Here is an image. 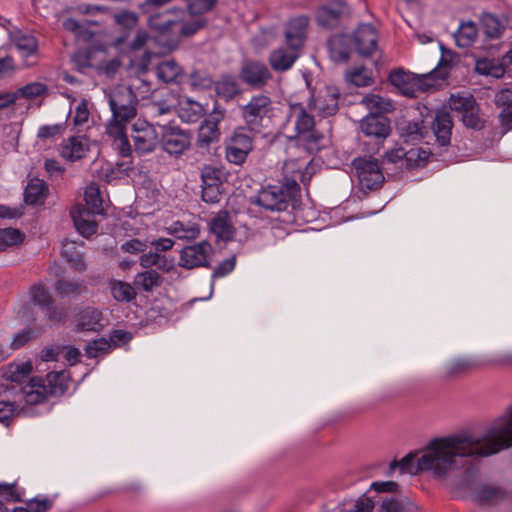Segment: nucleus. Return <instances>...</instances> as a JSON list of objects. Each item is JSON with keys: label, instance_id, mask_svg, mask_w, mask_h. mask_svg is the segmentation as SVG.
<instances>
[{"label": "nucleus", "instance_id": "obj_1", "mask_svg": "<svg viewBox=\"0 0 512 512\" xmlns=\"http://www.w3.org/2000/svg\"><path fill=\"white\" fill-rule=\"evenodd\" d=\"M511 445L512 409L508 407L505 416L484 433H462L432 439L421 457L417 452H410L400 461H392L390 471L398 467L401 473L431 471L435 476L442 477L466 465L471 457H488Z\"/></svg>", "mask_w": 512, "mask_h": 512}, {"label": "nucleus", "instance_id": "obj_2", "mask_svg": "<svg viewBox=\"0 0 512 512\" xmlns=\"http://www.w3.org/2000/svg\"><path fill=\"white\" fill-rule=\"evenodd\" d=\"M187 11L179 8L150 15L149 27L171 40L189 37L206 26L204 15L213 10L218 0H184Z\"/></svg>", "mask_w": 512, "mask_h": 512}, {"label": "nucleus", "instance_id": "obj_3", "mask_svg": "<svg viewBox=\"0 0 512 512\" xmlns=\"http://www.w3.org/2000/svg\"><path fill=\"white\" fill-rule=\"evenodd\" d=\"M301 198V189L294 179H286L282 184L267 185L257 194L255 204L270 212H283L288 214L290 209Z\"/></svg>", "mask_w": 512, "mask_h": 512}, {"label": "nucleus", "instance_id": "obj_4", "mask_svg": "<svg viewBox=\"0 0 512 512\" xmlns=\"http://www.w3.org/2000/svg\"><path fill=\"white\" fill-rule=\"evenodd\" d=\"M137 97L135 93L127 87H118L108 95V104L112 113L111 119L106 127L112 133H120L121 127L126 125L137 114Z\"/></svg>", "mask_w": 512, "mask_h": 512}, {"label": "nucleus", "instance_id": "obj_5", "mask_svg": "<svg viewBox=\"0 0 512 512\" xmlns=\"http://www.w3.org/2000/svg\"><path fill=\"white\" fill-rule=\"evenodd\" d=\"M243 126L254 134H259L267 128L274 112L273 102L266 94L253 95L250 100L240 107Z\"/></svg>", "mask_w": 512, "mask_h": 512}, {"label": "nucleus", "instance_id": "obj_6", "mask_svg": "<svg viewBox=\"0 0 512 512\" xmlns=\"http://www.w3.org/2000/svg\"><path fill=\"white\" fill-rule=\"evenodd\" d=\"M254 135L244 127L235 128L225 146L226 160L231 164L241 166L253 149Z\"/></svg>", "mask_w": 512, "mask_h": 512}, {"label": "nucleus", "instance_id": "obj_7", "mask_svg": "<svg viewBox=\"0 0 512 512\" xmlns=\"http://www.w3.org/2000/svg\"><path fill=\"white\" fill-rule=\"evenodd\" d=\"M361 191L378 189L384 182V175L375 158L358 157L352 162Z\"/></svg>", "mask_w": 512, "mask_h": 512}, {"label": "nucleus", "instance_id": "obj_8", "mask_svg": "<svg viewBox=\"0 0 512 512\" xmlns=\"http://www.w3.org/2000/svg\"><path fill=\"white\" fill-rule=\"evenodd\" d=\"M214 252L208 241H201L187 245L180 250L178 265L185 269L210 268L211 257Z\"/></svg>", "mask_w": 512, "mask_h": 512}, {"label": "nucleus", "instance_id": "obj_9", "mask_svg": "<svg viewBox=\"0 0 512 512\" xmlns=\"http://www.w3.org/2000/svg\"><path fill=\"white\" fill-rule=\"evenodd\" d=\"M201 199L207 204H217L222 199L224 182L222 171L212 165L201 169Z\"/></svg>", "mask_w": 512, "mask_h": 512}, {"label": "nucleus", "instance_id": "obj_10", "mask_svg": "<svg viewBox=\"0 0 512 512\" xmlns=\"http://www.w3.org/2000/svg\"><path fill=\"white\" fill-rule=\"evenodd\" d=\"M225 115L226 109L216 101L212 111L199 127L197 137L199 148H208L211 144L219 141L221 135L219 124L224 120Z\"/></svg>", "mask_w": 512, "mask_h": 512}, {"label": "nucleus", "instance_id": "obj_11", "mask_svg": "<svg viewBox=\"0 0 512 512\" xmlns=\"http://www.w3.org/2000/svg\"><path fill=\"white\" fill-rule=\"evenodd\" d=\"M240 80L251 88L261 89L273 78L268 66L259 60H244L239 71Z\"/></svg>", "mask_w": 512, "mask_h": 512}, {"label": "nucleus", "instance_id": "obj_12", "mask_svg": "<svg viewBox=\"0 0 512 512\" xmlns=\"http://www.w3.org/2000/svg\"><path fill=\"white\" fill-rule=\"evenodd\" d=\"M160 144L162 149L175 157L182 155L191 145V134L177 126H162Z\"/></svg>", "mask_w": 512, "mask_h": 512}, {"label": "nucleus", "instance_id": "obj_13", "mask_svg": "<svg viewBox=\"0 0 512 512\" xmlns=\"http://www.w3.org/2000/svg\"><path fill=\"white\" fill-rule=\"evenodd\" d=\"M131 137L135 152L139 155L153 152L160 143L155 127L146 121L138 120L133 124Z\"/></svg>", "mask_w": 512, "mask_h": 512}, {"label": "nucleus", "instance_id": "obj_14", "mask_svg": "<svg viewBox=\"0 0 512 512\" xmlns=\"http://www.w3.org/2000/svg\"><path fill=\"white\" fill-rule=\"evenodd\" d=\"M349 14V8L343 0H331L320 5L315 11V20L318 26L325 29H334L340 25L343 17Z\"/></svg>", "mask_w": 512, "mask_h": 512}, {"label": "nucleus", "instance_id": "obj_15", "mask_svg": "<svg viewBox=\"0 0 512 512\" xmlns=\"http://www.w3.org/2000/svg\"><path fill=\"white\" fill-rule=\"evenodd\" d=\"M340 92L334 86H326L317 96H312L308 101V108L317 111L321 117L335 115L339 109Z\"/></svg>", "mask_w": 512, "mask_h": 512}, {"label": "nucleus", "instance_id": "obj_16", "mask_svg": "<svg viewBox=\"0 0 512 512\" xmlns=\"http://www.w3.org/2000/svg\"><path fill=\"white\" fill-rule=\"evenodd\" d=\"M301 55V49L286 43L273 49L268 56V63L273 71L283 73L290 70Z\"/></svg>", "mask_w": 512, "mask_h": 512}, {"label": "nucleus", "instance_id": "obj_17", "mask_svg": "<svg viewBox=\"0 0 512 512\" xmlns=\"http://www.w3.org/2000/svg\"><path fill=\"white\" fill-rule=\"evenodd\" d=\"M362 132L381 144L391 133L390 120L383 114H369L360 123Z\"/></svg>", "mask_w": 512, "mask_h": 512}, {"label": "nucleus", "instance_id": "obj_18", "mask_svg": "<svg viewBox=\"0 0 512 512\" xmlns=\"http://www.w3.org/2000/svg\"><path fill=\"white\" fill-rule=\"evenodd\" d=\"M352 44L362 57H370L377 49L378 35L371 24H361L354 31Z\"/></svg>", "mask_w": 512, "mask_h": 512}, {"label": "nucleus", "instance_id": "obj_19", "mask_svg": "<svg viewBox=\"0 0 512 512\" xmlns=\"http://www.w3.org/2000/svg\"><path fill=\"white\" fill-rule=\"evenodd\" d=\"M310 18L307 15H298L288 20L285 26L286 43L302 49L307 37Z\"/></svg>", "mask_w": 512, "mask_h": 512}, {"label": "nucleus", "instance_id": "obj_20", "mask_svg": "<svg viewBox=\"0 0 512 512\" xmlns=\"http://www.w3.org/2000/svg\"><path fill=\"white\" fill-rule=\"evenodd\" d=\"M352 37L348 34H336L327 41L330 59L335 63H346L352 52Z\"/></svg>", "mask_w": 512, "mask_h": 512}, {"label": "nucleus", "instance_id": "obj_21", "mask_svg": "<svg viewBox=\"0 0 512 512\" xmlns=\"http://www.w3.org/2000/svg\"><path fill=\"white\" fill-rule=\"evenodd\" d=\"M96 213L82 205H74L71 208L70 215L76 230L84 237L88 238L97 232V223L94 220Z\"/></svg>", "mask_w": 512, "mask_h": 512}, {"label": "nucleus", "instance_id": "obj_22", "mask_svg": "<svg viewBox=\"0 0 512 512\" xmlns=\"http://www.w3.org/2000/svg\"><path fill=\"white\" fill-rule=\"evenodd\" d=\"M9 39L24 58L35 56L38 52V40L31 32L15 28L9 31Z\"/></svg>", "mask_w": 512, "mask_h": 512}, {"label": "nucleus", "instance_id": "obj_23", "mask_svg": "<svg viewBox=\"0 0 512 512\" xmlns=\"http://www.w3.org/2000/svg\"><path fill=\"white\" fill-rule=\"evenodd\" d=\"M509 496L508 492L499 485L482 484L473 492L474 500L482 506H493L501 503Z\"/></svg>", "mask_w": 512, "mask_h": 512}, {"label": "nucleus", "instance_id": "obj_24", "mask_svg": "<svg viewBox=\"0 0 512 512\" xmlns=\"http://www.w3.org/2000/svg\"><path fill=\"white\" fill-rule=\"evenodd\" d=\"M88 152V140L81 136H71L65 139L60 147V155L70 162L86 157Z\"/></svg>", "mask_w": 512, "mask_h": 512}, {"label": "nucleus", "instance_id": "obj_25", "mask_svg": "<svg viewBox=\"0 0 512 512\" xmlns=\"http://www.w3.org/2000/svg\"><path fill=\"white\" fill-rule=\"evenodd\" d=\"M452 128L453 120L451 114L445 110L438 111L432 123V130L436 137V142L440 146L447 147L450 145Z\"/></svg>", "mask_w": 512, "mask_h": 512}, {"label": "nucleus", "instance_id": "obj_26", "mask_svg": "<svg viewBox=\"0 0 512 512\" xmlns=\"http://www.w3.org/2000/svg\"><path fill=\"white\" fill-rule=\"evenodd\" d=\"M483 368V363L477 357H459L452 359L445 368L446 376L457 378Z\"/></svg>", "mask_w": 512, "mask_h": 512}, {"label": "nucleus", "instance_id": "obj_27", "mask_svg": "<svg viewBox=\"0 0 512 512\" xmlns=\"http://www.w3.org/2000/svg\"><path fill=\"white\" fill-rule=\"evenodd\" d=\"M497 108H501L499 120L504 132L512 130V89L505 87L495 94L494 99Z\"/></svg>", "mask_w": 512, "mask_h": 512}, {"label": "nucleus", "instance_id": "obj_28", "mask_svg": "<svg viewBox=\"0 0 512 512\" xmlns=\"http://www.w3.org/2000/svg\"><path fill=\"white\" fill-rule=\"evenodd\" d=\"M210 231L216 236L217 240L230 241L235 234V228L231 223L229 213L220 211L210 221Z\"/></svg>", "mask_w": 512, "mask_h": 512}, {"label": "nucleus", "instance_id": "obj_29", "mask_svg": "<svg viewBox=\"0 0 512 512\" xmlns=\"http://www.w3.org/2000/svg\"><path fill=\"white\" fill-rule=\"evenodd\" d=\"M23 399L28 405H37L47 399L45 382L41 377H33L21 388Z\"/></svg>", "mask_w": 512, "mask_h": 512}, {"label": "nucleus", "instance_id": "obj_30", "mask_svg": "<svg viewBox=\"0 0 512 512\" xmlns=\"http://www.w3.org/2000/svg\"><path fill=\"white\" fill-rule=\"evenodd\" d=\"M154 101L150 105L153 116L169 114L179 103L177 95L169 89L154 94Z\"/></svg>", "mask_w": 512, "mask_h": 512}, {"label": "nucleus", "instance_id": "obj_31", "mask_svg": "<svg viewBox=\"0 0 512 512\" xmlns=\"http://www.w3.org/2000/svg\"><path fill=\"white\" fill-rule=\"evenodd\" d=\"M114 21L117 25L121 26L125 31L119 37H116L112 45L116 49H122L128 38V31L132 30L138 23V15L135 12L122 10L114 14Z\"/></svg>", "mask_w": 512, "mask_h": 512}, {"label": "nucleus", "instance_id": "obj_32", "mask_svg": "<svg viewBox=\"0 0 512 512\" xmlns=\"http://www.w3.org/2000/svg\"><path fill=\"white\" fill-rule=\"evenodd\" d=\"M102 312L94 307H85L79 313L76 331L99 332L103 328Z\"/></svg>", "mask_w": 512, "mask_h": 512}, {"label": "nucleus", "instance_id": "obj_33", "mask_svg": "<svg viewBox=\"0 0 512 512\" xmlns=\"http://www.w3.org/2000/svg\"><path fill=\"white\" fill-rule=\"evenodd\" d=\"M70 374L66 370L53 371L44 379L45 390L50 396H62L69 388Z\"/></svg>", "mask_w": 512, "mask_h": 512}, {"label": "nucleus", "instance_id": "obj_34", "mask_svg": "<svg viewBox=\"0 0 512 512\" xmlns=\"http://www.w3.org/2000/svg\"><path fill=\"white\" fill-rule=\"evenodd\" d=\"M48 186L44 180L32 178L24 190V201L28 205H42L48 196Z\"/></svg>", "mask_w": 512, "mask_h": 512}, {"label": "nucleus", "instance_id": "obj_35", "mask_svg": "<svg viewBox=\"0 0 512 512\" xmlns=\"http://www.w3.org/2000/svg\"><path fill=\"white\" fill-rule=\"evenodd\" d=\"M214 90L216 95L228 102L240 93V87L233 75L224 74L215 83Z\"/></svg>", "mask_w": 512, "mask_h": 512}, {"label": "nucleus", "instance_id": "obj_36", "mask_svg": "<svg viewBox=\"0 0 512 512\" xmlns=\"http://www.w3.org/2000/svg\"><path fill=\"white\" fill-rule=\"evenodd\" d=\"M290 115L295 117V130L297 135L315 129L314 116L309 114L301 103L290 105Z\"/></svg>", "mask_w": 512, "mask_h": 512}, {"label": "nucleus", "instance_id": "obj_37", "mask_svg": "<svg viewBox=\"0 0 512 512\" xmlns=\"http://www.w3.org/2000/svg\"><path fill=\"white\" fill-rule=\"evenodd\" d=\"M163 283V277L154 269L139 272L134 277V286L144 292H152Z\"/></svg>", "mask_w": 512, "mask_h": 512}, {"label": "nucleus", "instance_id": "obj_38", "mask_svg": "<svg viewBox=\"0 0 512 512\" xmlns=\"http://www.w3.org/2000/svg\"><path fill=\"white\" fill-rule=\"evenodd\" d=\"M478 31L473 21L462 22L453 34L455 43L460 48L471 47L477 39Z\"/></svg>", "mask_w": 512, "mask_h": 512}, {"label": "nucleus", "instance_id": "obj_39", "mask_svg": "<svg viewBox=\"0 0 512 512\" xmlns=\"http://www.w3.org/2000/svg\"><path fill=\"white\" fill-rule=\"evenodd\" d=\"M156 75L165 83H176L182 77V68L174 60H166L158 64Z\"/></svg>", "mask_w": 512, "mask_h": 512}, {"label": "nucleus", "instance_id": "obj_40", "mask_svg": "<svg viewBox=\"0 0 512 512\" xmlns=\"http://www.w3.org/2000/svg\"><path fill=\"white\" fill-rule=\"evenodd\" d=\"M32 372V364L24 362L21 364H10L3 372L5 381L15 384L23 383Z\"/></svg>", "mask_w": 512, "mask_h": 512}, {"label": "nucleus", "instance_id": "obj_41", "mask_svg": "<svg viewBox=\"0 0 512 512\" xmlns=\"http://www.w3.org/2000/svg\"><path fill=\"white\" fill-rule=\"evenodd\" d=\"M388 80L390 84L399 89L402 94L409 97L415 96V89L410 82V74L406 73L403 69L399 68L391 71Z\"/></svg>", "mask_w": 512, "mask_h": 512}, {"label": "nucleus", "instance_id": "obj_42", "mask_svg": "<svg viewBox=\"0 0 512 512\" xmlns=\"http://www.w3.org/2000/svg\"><path fill=\"white\" fill-rule=\"evenodd\" d=\"M323 142L324 135L316 129L298 135L299 145L310 154L319 152L323 147Z\"/></svg>", "mask_w": 512, "mask_h": 512}, {"label": "nucleus", "instance_id": "obj_43", "mask_svg": "<svg viewBox=\"0 0 512 512\" xmlns=\"http://www.w3.org/2000/svg\"><path fill=\"white\" fill-rule=\"evenodd\" d=\"M109 288L112 297L118 302H130L136 297L134 287L127 282L112 279Z\"/></svg>", "mask_w": 512, "mask_h": 512}, {"label": "nucleus", "instance_id": "obj_44", "mask_svg": "<svg viewBox=\"0 0 512 512\" xmlns=\"http://www.w3.org/2000/svg\"><path fill=\"white\" fill-rule=\"evenodd\" d=\"M371 111L370 114H383L394 110V104L391 100L377 94H368L362 101Z\"/></svg>", "mask_w": 512, "mask_h": 512}, {"label": "nucleus", "instance_id": "obj_45", "mask_svg": "<svg viewBox=\"0 0 512 512\" xmlns=\"http://www.w3.org/2000/svg\"><path fill=\"white\" fill-rule=\"evenodd\" d=\"M345 79L356 87H367L374 83L371 72L364 66L348 70L345 74Z\"/></svg>", "mask_w": 512, "mask_h": 512}, {"label": "nucleus", "instance_id": "obj_46", "mask_svg": "<svg viewBox=\"0 0 512 512\" xmlns=\"http://www.w3.org/2000/svg\"><path fill=\"white\" fill-rule=\"evenodd\" d=\"M480 22L488 38H499L504 31L501 21L492 13L484 12L480 17Z\"/></svg>", "mask_w": 512, "mask_h": 512}, {"label": "nucleus", "instance_id": "obj_47", "mask_svg": "<svg viewBox=\"0 0 512 512\" xmlns=\"http://www.w3.org/2000/svg\"><path fill=\"white\" fill-rule=\"evenodd\" d=\"M316 219V211L310 207L302 206L301 199L295 205V209H290L287 216L282 219L283 222H311Z\"/></svg>", "mask_w": 512, "mask_h": 512}, {"label": "nucleus", "instance_id": "obj_48", "mask_svg": "<svg viewBox=\"0 0 512 512\" xmlns=\"http://www.w3.org/2000/svg\"><path fill=\"white\" fill-rule=\"evenodd\" d=\"M84 200L88 207L87 209L91 210L93 213L102 214L104 212L103 200L97 184L91 183L86 187Z\"/></svg>", "mask_w": 512, "mask_h": 512}, {"label": "nucleus", "instance_id": "obj_49", "mask_svg": "<svg viewBox=\"0 0 512 512\" xmlns=\"http://www.w3.org/2000/svg\"><path fill=\"white\" fill-rule=\"evenodd\" d=\"M54 289L57 294L62 297H76L82 294L85 289L84 285L80 281H70L66 279H59L54 284Z\"/></svg>", "mask_w": 512, "mask_h": 512}, {"label": "nucleus", "instance_id": "obj_50", "mask_svg": "<svg viewBox=\"0 0 512 512\" xmlns=\"http://www.w3.org/2000/svg\"><path fill=\"white\" fill-rule=\"evenodd\" d=\"M170 233L178 239L192 240L196 239L200 233L197 224H188L181 221H175L169 228Z\"/></svg>", "mask_w": 512, "mask_h": 512}, {"label": "nucleus", "instance_id": "obj_51", "mask_svg": "<svg viewBox=\"0 0 512 512\" xmlns=\"http://www.w3.org/2000/svg\"><path fill=\"white\" fill-rule=\"evenodd\" d=\"M106 134L113 138V146L122 157H128L132 153V148L126 135V127H121L120 133H112L106 127Z\"/></svg>", "mask_w": 512, "mask_h": 512}, {"label": "nucleus", "instance_id": "obj_52", "mask_svg": "<svg viewBox=\"0 0 512 512\" xmlns=\"http://www.w3.org/2000/svg\"><path fill=\"white\" fill-rule=\"evenodd\" d=\"M29 293L31 301L35 305L39 306L41 309H44L46 306H49V304H53V298L50 292L42 283L34 284L30 288Z\"/></svg>", "mask_w": 512, "mask_h": 512}, {"label": "nucleus", "instance_id": "obj_53", "mask_svg": "<svg viewBox=\"0 0 512 512\" xmlns=\"http://www.w3.org/2000/svg\"><path fill=\"white\" fill-rule=\"evenodd\" d=\"M140 265L147 270L150 269L153 266H156L157 268L163 270V271H169V267L167 266V259L164 255L158 253V252H148L143 253L140 256Z\"/></svg>", "mask_w": 512, "mask_h": 512}, {"label": "nucleus", "instance_id": "obj_54", "mask_svg": "<svg viewBox=\"0 0 512 512\" xmlns=\"http://www.w3.org/2000/svg\"><path fill=\"white\" fill-rule=\"evenodd\" d=\"M89 102L87 99H82L75 107L73 124L78 132L83 131L87 125L90 117V111L88 108Z\"/></svg>", "mask_w": 512, "mask_h": 512}, {"label": "nucleus", "instance_id": "obj_55", "mask_svg": "<svg viewBox=\"0 0 512 512\" xmlns=\"http://www.w3.org/2000/svg\"><path fill=\"white\" fill-rule=\"evenodd\" d=\"M112 344L106 338H99L89 342L85 347V353L89 358H96L106 354L111 349Z\"/></svg>", "mask_w": 512, "mask_h": 512}, {"label": "nucleus", "instance_id": "obj_56", "mask_svg": "<svg viewBox=\"0 0 512 512\" xmlns=\"http://www.w3.org/2000/svg\"><path fill=\"white\" fill-rule=\"evenodd\" d=\"M426 133L422 120L410 121L402 128V135L411 141H419Z\"/></svg>", "mask_w": 512, "mask_h": 512}, {"label": "nucleus", "instance_id": "obj_57", "mask_svg": "<svg viewBox=\"0 0 512 512\" xmlns=\"http://www.w3.org/2000/svg\"><path fill=\"white\" fill-rule=\"evenodd\" d=\"M23 234L15 228L0 229V250L21 243Z\"/></svg>", "mask_w": 512, "mask_h": 512}, {"label": "nucleus", "instance_id": "obj_58", "mask_svg": "<svg viewBox=\"0 0 512 512\" xmlns=\"http://www.w3.org/2000/svg\"><path fill=\"white\" fill-rule=\"evenodd\" d=\"M235 265H236V259H235V256H232L230 258L225 259L221 263H219L213 269V272L211 275L212 282L210 285L211 293L213 292L214 286H215L214 280L217 278L225 277L228 274H230L235 269Z\"/></svg>", "mask_w": 512, "mask_h": 512}, {"label": "nucleus", "instance_id": "obj_59", "mask_svg": "<svg viewBox=\"0 0 512 512\" xmlns=\"http://www.w3.org/2000/svg\"><path fill=\"white\" fill-rule=\"evenodd\" d=\"M70 248H74L73 243H65L63 244L62 254L65 259L70 263L71 267L79 272H83L86 270V263L82 253L70 254Z\"/></svg>", "mask_w": 512, "mask_h": 512}, {"label": "nucleus", "instance_id": "obj_60", "mask_svg": "<svg viewBox=\"0 0 512 512\" xmlns=\"http://www.w3.org/2000/svg\"><path fill=\"white\" fill-rule=\"evenodd\" d=\"M47 91L46 85L33 82L18 89V93L25 99H33L42 96Z\"/></svg>", "mask_w": 512, "mask_h": 512}, {"label": "nucleus", "instance_id": "obj_61", "mask_svg": "<svg viewBox=\"0 0 512 512\" xmlns=\"http://www.w3.org/2000/svg\"><path fill=\"white\" fill-rule=\"evenodd\" d=\"M0 497L7 502H22V493L15 483H0Z\"/></svg>", "mask_w": 512, "mask_h": 512}, {"label": "nucleus", "instance_id": "obj_62", "mask_svg": "<svg viewBox=\"0 0 512 512\" xmlns=\"http://www.w3.org/2000/svg\"><path fill=\"white\" fill-rule=\"evenodd\" d=\"M53 500L48 497L37 496L26 502L29 512H47L53 507Z\"/></svg>", "mask_w": 512, "mask_h": 512}, {"label": "nucleus", "instance_id": "obj_63", "mask_svg": "<svg viewBox=\"0 0 512 512\" xmlns=\"http://www.w3.org/2000/svg\"><path fill=\"white\" fill-rule=\"evenodd\" d=\"M451 100L453 109L462 112V114L477 108V103L473 96H459L457 98L452 96Z\"/></svg>", "mask_w": 512, "mask_h": 512}, {"label": "nucleus", "instance_id": "obj_64", "mask_svg": "<svg viewBox=\"0 0 512 512\" xmlns=\"http://www.w3.org/2000/svg\"><path fill=\"white\" fill-rule=\"evenodd\" d=\"M42 310L46 319L54 324L64 321L67 317L66 310L63 307L56 306L54 304H49V306H46Z\"/></svg>", "mask_w": 512, "mask_h": 512}]
</instances>
